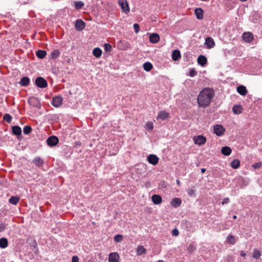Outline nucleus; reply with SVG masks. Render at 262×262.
<instances>
[{
    "mask_svg": "<svg viewBox=\"0 0 262 262\" xmlns=\"http://www.w3.org/2000/svg\"><path fill=\"white\" fill-rule=\"evenodd\" d=\"M214 92L213 89L207 88L202 90L198 97L199 105L202 107L208 106L214 97Z\"/></svg>",
    "mask_w": 262,
    "mask_h": 262,
    "instance_id": "f257e3e1",
    "label": "nucleus"
},
{
    "mask_svg": "<svg viewBox=\"0 0 262 262\" xmlns=\"http://www.w3.org/2000/svg\"><path fill=\"white\" fill-rule=\"evenodd\" d=\"M28 102L29 104L35 107L40 108L41 107V103L39 99L35 97H31L28 98Z\"/></svg>",
    "mask_w": 262,
    "mask_h": 262,
    "instance_id": "f03ea898",
    "label": "nucleus"
},
{
    "mask_svg": "<svg viewBox=\"0 0 262 262\" xmlns=\"http://www.w3.org/2000/svg\"><path fill=\"white\" fill-rule=\"evenodd\" d=\"M118 3L123 12L126 14L129 12L130 9L127 0H118Z\"/></svg>",
    "mask_w": 262,
    "mask_h": 262,
    "instance_id": "7ed1b4c3",
    "label": "nucleus"
},
{
    "mask_svg": "<svg viewBox=\"0 0 262 262\" xmlns=\"http://www.w3.org/2000/svg\"><path fill=\"white\" fill-rule=\"evenodd\" d=\"M35 84L40 88H45L48 85L47 80L42 77H38L35 79Z\"/></svg>",
    "mask_w": 262,
    "mask_h": 262,
    "instance_id": "20e7f679",
    "label": "nucleus"
},
{
    "mask_svg": "<svg viewBox=\"0 0 262 262\" xmlns=\"http://www.w3.org/2000/svg\"><path fill=\"white\" fill-rule=\"evenodd\" d=\"M51 104L55 107H59L62 104V97L61 95H58L53 98Z\"/></svg>",
    "mask_w": 262,
    "mask_h": 262,
    "instance_id": "39448f33",
    "label": "nucleus"
},
{
    "mask_svg": "<svg viewBox=\"0 0 262 262\" xmlns=\"http://www.w3.org/2000/svg\"><path fill=\"white\" fill-rule=\"evenodd\" d=\"M48 145L50 147L56 145L59 142V139L55 136H50L47 140Z\"/></svg>",
    "mask_w": 262,
    "mask_h": 262,
    "instance_id": "423d86ee",
    "label": "nucleus"
},
{
    "mask_svg": "<svg viewBox=\"0 0 262 262\" xmlns=\"http://www.w3.org/2000/svg\"><path fill=\"white\" fill-rule=\"evenodd\" d=\"M225 129L221 125L216 124L214 126V133L217 136H221L225 133Z\"/></svg>",
    "mask_w": 262,
    "mask_h": 262,
    "instance_id": "0eeeda50",
    "label": "nucleus"
},
{
    "mask_svg": "<svg viewBox=\"0 0 262 262\" xmlns=\"http://www.w3.org/2000/svg\"><path fill=\"white\" fill-rule=\"evenodd\" d=\"M75 27L76 30L78 31H82L85 27V23L82 19H77L75 21Z\"/></svg>",
    "mask_w": 262,
    "mask_h": 262,
    "instance_id": "6e6552de",
    "label": "nucleus"
},
{
    "mask_svg": "<svg viewBox=\"0 0 262 262\" xmlns=\"http://www.w3.org/2000/svg\"><path fill=\"white\" fill-rule=\"evenodd\" d=\"M118 49L121 50H126L129 47V43L125 40H119L117 43Z\"/></svg>",
    "mask_w": 262,
    "mask_h": 262,
    "instance_id": "1a4fd4ad",
    "label": "nucleus"
},
{
    "mask_svg": "<svg viewBox=\"0 0 262 262\" xmlns=\"http://www.w3.org/2000/svg\"><path fill=\"white\" fill-rule=\"evenodd\" d=\"M159 158L154 154H150L147 157L148 162L153 165H157L159 162Z\"/></svg>",
    "mask_w": 262,
    "mask_h": 262,
    "instance_id": "9d476101",
    "label": "nucleus"
},
{
    "mask_svg": "<svg viewBox=\"0 0 262 262\" xmlns=\"http://www.w3.org/2000/svg\"><path fill=\"white\" fill-rule=\"evenodd\" d=\"M194 139L195 144L199 145H203L206 142V138L202 135L197 136Z\"/></svg>",
    "mask_w": 262,
    "mask_h": 262,
    "instance_id": "9b49d317",
    "label": "nucleus"
},
{
    "mask_svg": "<svg viewBox=\"0 0 262 262\" xmlns=\"http://www.w3.org/2000/svg\"><path fill=\"white\" fill-rule=\"evenodd\" d=\"M120 256L118 253H111L108 256V262H119Z\"/></svg>",
    "mask_w": 262,
    "mask_h": 262,
    "instance_id": "f8f14e48",
    "label": "nucleus"
},
{
    "mask_svg": "<svg viewBox=\"0 0 262 262\" xmlns=\"http://www.w3.org/2000/svg\"><path fill=\"white\" fill-rule=\"evenodd\" d=\"M243 39L247 42H250L253 39V34L250 32H244L242 35Z\"/></svg>",
    "mask_w": 262,
    "mask_h": 262,
    "instance_id": "ddd939ff",
    "label": "nucleus"
},
{
    "mask_svg": "<svg viewBox=\"0 0 262 262\" xmlns=\"http://www.w3.org/2000/svg\"><path fill=\"white\" fill-rule=\"evenodd\" d=\"M205 45L206 46L207 49H211L215 46V42L213 39L211 37H207L205 39Z\"/></svg>",
    "mask_w": 262,
    "mask_h": 262,
    "instance_id": "4468645a",
    "label": "nucleus"
},
{
    "mask_svg": "<svg viewBox=\"0 0 262 262\" xmlns=\"http://www.w3.org/2000/svg\"><path fill=\"white\" fill-rule=\"evenodd\" d=\"M207 61V58L204 55H200L197 59L198 64L202 67L205 66Z\"/></svg>",
    "mask_w": 262,
    "mask_h": 262,
    "instance_id": "2eb2a0df",
    "label": "nucleus"
},
{
    "mask_svg": "<svg viewBox=\"0 0 262 262\" xmlns=\"http://www.w3.org/2000/svg\"><path fill=\"white\" fill-rule=\"evenodd\" d=\"M160 40V36L156 33H152L149 36V41L153 43H157Z\"/></svg>",
    "mask_w": 262,
    "mask_h": 262,
    "instance_id": "dca6fc26",
    "label": "nucleus"
},
{
    "mask_svg": "<svg viewBox=\"0 0 262 262\" xmlns=\"http://www.w3.org/2000/svg\"><path fill=\"white\" fill-rule=\"evenodd\" d=\"M194 13L196 18L198 19H202L203 18L204 11L201 8H196L194 10Z\"/></svg>",
    "mask_w": 262,
    "mask_h": 262,
    "instance_id": "f3484780",
    "label": "nucleus"
},
{
    "mask_svg": "<svg viewBox=\"0 0 262 262\" xmlns=\"http://www.w3.org/2000/svg\"><path fill=\"white\" fill-rule=\"evenodd\" d=\"M169 116V114L165 111H161L159 112L157 119H160L162 120L166 119Z\"/></svg>",
    "mask_w": 262,
    "mask_h": 262,
    "instance_id": "a211bd4d",
    "label": "nucleus"
},
{
    "mask_svg": "<svg viewBox=\"0 0 262 262\" xmlns=\"http://www.w3.org/2000/svg\"><path fill=\"white\" fill-rule=\"evenodd\" d=\"M12 131L13 135L16 136H20L21 135L22 130L20 126L15 125L12 126Z\"/></svg>",
    "mask_w": 262,
    "mask_h": 262,
    "instance_id": "6ab92c4d",
    "label": "nucleus"
},
{
    "mask_svg": "<svg viewBox=\"0 0 262 262\" xmlns=\"http://www.w3.org/2000/svg\"><path fill=\"white\" fill-rule=\"evenodd\" d=\"M32 163L37 167H41L43 163V160L40 157H36L33 160Z\"/></svg>",
    "mask_w": 262,
    "mask_h": 262,
    "instance_id": "aec40b11",
    "label": "nucleus"
},
{
    "mask_svg": "<svg viewBox=\"0 0 262 262\" xmlns=\"http://www.w3.org/2000/svg\"><path fill=\"white\" fill-rule=\"evenodd\" d=\"M152 201L156 205L160 204L162 202V197L158 194H154L151 198Z\"/></svg>",
    "mask_w": 262,
    "mask_h": 262,
    "instance_id": "412c9836",
    "label": "nucleus"
},
{
    "mask_svg": "<svg viewBox=\"0 0 262 262\" xmlns=\"http://www.w3.org/2000/svg\"><path fill=\"white\" fill-rule=\"evenodd\" d=\"M237 92L242 96H245L247 94V90L246 86L239 85L237 87Z\"/></svg>",
    "mask_w": 262,
    "mask_h": 262,
    "instance_id": "4be33fe9",
    "label": "nucleus"
},
{
    "mask_svg": "<svg viewBox=\"0 0 262 262\" xmlns=\"http://www.w3.org/2000/svg\"><path fill=\"white\" fill-rule=\"evenodd\" d=\"M182 203L181 200L179 198H174L171 200V205L174 208L179 207Z\"/></svg>",
    "mask_w": 262,
    "mask_h": 262,
    "instance_id": "5701e85b",
    "label": "nucleus"
},
{
    "mask_svg": "<svg viewBox=\"0 0 262 262\" xmlns=\"http://www.w3.org/2000/svg\"><path fill=\"white\" fill-rule=\"evenodd\" d=\"M30 81V78L28 77L25 76L23 77L20 79V81L19 82V83L22 86H26L29 84Z\"/></svg>",
    "mask_w": 262,
    "mask_h": 262,
    "instance_id": "b1692460",
    "label": "nucleus"
},
{
    "mask_svg": "<svg viewBox=\"0 0 262 262\" xmlns=\"http://www.w3.org/2000/svg\"><path fill=\"white\" fill-rule=\"evenodd\" d=\"M181 53L179 50H175L172 52V59L174 61H177L181 58Z\"/></svg>",
    "mask_w": 262,
    "mask_h": 262,
    "instance_id": "393cba45",
    "label": "nucleus"
},
{
    "mask_svg": "<svg viewBox=\"0 0 262 262\" xmlns=\"http://www.w3.org/2000/svg\"><path fill=\"white\" fill-rule=\"evenodd\" d=\"M232 150L229 146H224L222 148L221 152L225 156H229Z\"/></svg>",
    "mask_w": 262,
    "mask_h": 262,
    "instance_id": "a878e982",
    "label": "nucleus"
},
{
    "mask_svg": "<svg viewBox=\"0 0 262 262\" xmlns=\"http://www.w3.org/2000/svg\"><path fill=\"white\" fill-rule=\"evenodd\" d=\"M36 55L39 59H43L47 55V52L45 50H38L36 52Z\"/></svg>",
    "mask_w": 262,
    "mask_h": 262,
    "instance_id": "bb28decb",
    "label": "nucleus"
},
{
    "mask_svg": "<svg viewBox=\"0 0 262 262\" xmlns=\"http://www.w3.org/2000/svg\"><path fill=\"white\" fill-rule=\"evenodd\" d=\"M8 241L7 238L5 237H2L0 238V248L5 249L8 247Z\"/></svg>",
    "mask_w": 262,
    "mask_h": 262,
    "instance_id": "cd10ccee",
    "label": "nucleus"
},
{
    "mask_svg": "<svg viewBox=\"0 0 262 262\" xmlns=\"http://www.w3.org/2000/svg\"><path fill=\"white\" fill-rule=\"evenodd\" d=\"M20 200V198L18 196H12L9 199V203L14 205H16L18 202Z\"/></svg>",
    "mask_w": 262,
    "mask_h": 262,
    "instance_id": "c85d7f7f",
    "label": "nucleus"
},
{
    "mask_svg": "<svg viewBox=\"0 0 262 262\" xmlns=\"http://www.w3.org/2000/svg\"><path fill=\"white\" fill-rule=\"evenodd\" d=\"M243 108L240 105H235L232 108L233 112L236 115H238L242 113Z\"/></svg>",
    "mask_w": 262,
    "mask_h": 262,
    "instance_id": "c756f323",
    "label": "nucleus"
},
{
    "mask_svg": "<svg viewBox=\"0 0 262 262\" xmlns=\"http://www.w3.org/2000/svg\"><path fill=\"white\" fill-rule=\"evenodd\" d=\"M102 50L99 48H95L93 50V54L96 58H99L102 55Z\"/></svg>",
    "mask_w": 262,
    "mask_h": 262,
    "instance_id": "7c9ffc66",
    "label": "nucleus"
},
{
    "mask_svg": "<svg viewBox=\"0 0 262 262\" xmlns=\"http://www.w3.org/2000/svg\"><path fill=\"white\" fill-rule=\"evenodd\" d=\"M146 249L144 248L143 246H139L137 248V254L138 255H141L143 254H145Z\"/></svg>",
    "mask_w": 262,
    "mask_h": 262,
    "instance_id": "2f4dec72",
    "label": "nucleus"
},
{
    "mask_svg": "<svg viewBox=\"0 0 262 262\" xmlns=\"http://www.w3.org/2000/svg\"><path fill=\"white\" fill-rule=\"evenodd\" d=\"M230 165L233 169H237L239 167L240 161L238 159H234L231 163Z\"/></svg>",
    "mask_w": 262,
    "mask_h": 262,
    "instance_id": "473e14b6",
    "label": "nucleus"
},
{
    "mask_svg": "<svg viewBox=\"0 0 262 262\" xmlns=\"http://www.w3.org/2000/svg\"><path fill=\"white\" fill-rule=\"evenodd\" d=\"M143 67L144 70L147 72L150 71L153 68L152 64L148 61L145 62Z\"/></svg>",
    "mask_w": 262,
    "mask_h": 262,
    "instance_id": "72a5a7b5",
    "label": "nucleus"
},
{
    "mask_svg": "<svg viewBox=\"0 0 262 262\" xmlns=\"http://www.w3.org/2000/svg\"><path fill=\"white\" fill-rule=\"evenodd\" d=\"M261 256V252L257 249H254L252 252V257L256 259H258Z\"/></svg>",
    "mask_w": 262,
    "mask_h": 262,
    "instance_id": "f704fd0d",
    "label": "nucleus"
},
{
    "mask_svg": "<svg viewBox=\"0 0 262 262\" xmlns=\"http://www.w3.org/2000/svg\"><path fill=\"white\" fill-rule=\"evenodd\" d=\"M84 5V4L83 2L82 1H75L74 2V6H75V8L77 9V10H79L80 9H81Z\"/></svg>",
    "mask_w": 262,
    "mask_h": 262,
    "instance_id": "c9c22d12",
    "label": "nucleus"
},
{
    "mask_svg": "<svg viewBox=\"0 0 262 262\" xmlns=\"http://www.w3.org/2000/svg\"><path fill=\"white\" fill-rule=\"evenodd\" d=\"M60 52L58 50H54L51 53V57L52 59H56L60 56Z\"/></svg>",
    "mask_w": 262,
    "mask_h": 262,
    "instance_id": "e433bc0d",
    "label": "nucleus"
},
{
    "mask_svg": "<svg viewBox=\"0 0 262 262\" xmlns=\"http://www.w3.org/2000/svg\"><path fill=\"white\" fill-rule=\"evenodd\" d=\"M32 132V127L29 125H26L23 128L24 134L25 135H29Z\"/></svg>",
    "mask_w": 262,
    "mask_h": 262,
    "instance_id": "4c0bfd02",
    "label": "nucleus"
},
{
    "mask_svg": "<svg viewBox=\"0 0 262 262\" xmlns=\"http://www.w3.org/2000/svg\"><path fill=\"white\" fill-rule=\"evenodd\" d=\"M3 119L7 122L10 123L12 120V117L9 114H5L3 116Z\"/></svg>",
    "mask_w": 262,
    "mask_h": 262,
    "instance_id": "58836bf2",
    "label": "nucleus"
},
{
    "mask_svg": "<svg viewBox=\"0 0 262 262\" xmlns=\"http://www.w3.org/2000/svg\"><path fill=\"white\" fill-rule=\"evenodd\" d=\"M227 240L229 243H230L232 245L234 244V243H235V237L233 235H228L227 238Z\"/></svg>",
    "mask_w": 262,
    "mask_h": 262,
    "instance_id": "ea45409f",
    "label": "nucleus"
},
{
    "mask_svg": "<svg viewBox=\"0 0 262 262\" xmlns=\"http://www.w3.org/2000/svg\"><path fill=\"white\" fill-rule=\"evenodd\" d=\"M103 46L104 48V50L106 52L111 51V50L112 49V46L110 43H105L104 44Z\"/></svg>",
    "mask_w": 262,
    "mask_h": 262,
    "instance_id": "a19ab883",
    "label": "nucleus"
},
{
    "mask_svg": "<svg viewBox=\"0 0 262 262\" xmlns=\"http://www.w3.org/2000/svg\"><path fill=\"white\" fill-rule=\"evenodd\" d=\"M197 75V72L194 68L191 69L189 70L188 75L191 77H193Z\"/></svg>",
    "mask_w": 262,
    "mask_h": 262,
    "instance_id": "79ce46f5",
    "label": "nucleus"
},
{
    "mask_svg": "<svg viewBox=\"0 0 262 262\" xmlns=\"http://www.w3.org/2000/svg\"><path fill=\"white\" fill-rule=\"evenodd\" d=\"M146 127L149 130H152L154 128V124L151 122H148L146 124Z\"/></svg>",
    "mask_w": 262,
    "mask_h": 262,
    "instance_id": "37998d69",
    "label": "nucleus"
},
{
    "mask_svg": "<svg viewBox=\"0 0 262 262\" xmlns=\"http://www.w3.org/2000/svg\"><path fill=\"white\" fill-rule=\"evenodd\" d=\"M123 236L121 234H117L114 236V241L116 242H120L122 241Z\"/></svg>",
    "mask_w": 262,
    "mask_h": 262,
    "instance_id": "c03bdc74",
    "label": "nucleus"
},
{
    "mask_svg": "<svg viewBox=\"0 0 262 262\" xmlns=\"http://www.w3.org/2000/svg\"><path fill=\"white\" fill-rule=\"evenodd\" d=\"M187 192L188 194L190 196H195V190L189 189L187 190Z\"/></svg>",
    "mask_w": 262,
    "mask_h": 262,
    "instance_id": "a18cd8bd",
    "label": "nucleus"
},
{
    "mask_svg": "<svg viewBox=\"0 0 262 262\" xmlns=\"http://www.w3.org/2000/svg\"><path fill=\"white\" fill-rule=\"evenodd\" d=\"M261 166H262V162H257V163H255L254 164H253L252 165V167H253L254 169H257V168H260Z\"/></svg>",
    "mask_w": 262,
    "mask_h": 262,
    "instance_id": "49530a36",
    "label": "nucleus"
},
{
    "mask_svg": "<svg viewBox=\"0 0 262 262\" xmlns=\"http://www.w3.org/2000/svg\"><path fill=\"white\" fill-rule=\"evenodd\" d=\"M133 28L136 33H138L139 32L140 27L138 24H134Z\"/></svg>",
    "mask_w": 262,
    "mask_h": 262,
    "instance_id": "de8ad7c7",
    "label": "nucleus"
},
{
    "mask_svg": "<svg viewBox=\"0 0 262 262\" xmlns=\"http://www.w3.org/2000/svg\"><path fill=\"white\" fill-rule=\"evenodd\" d=\"M226 262H234V259L231 255H228L226 258Z\"/></svg>",
    "mask_w": 262,
    "mask_h": 262,
    "instance_id": "09e8293b",
    "label": "nucleus"
},
{
    "mask_svg": "<svg viewBox=\"0 0 262 262\" xmlns=\"http://www.w3.org/2000/svg\"><path fill=\"white\" fill-rule=\"evenodd\" d=\"M6 229V225L4 223H0V232L4 231Z\"/></svg>",
    "mask_w": 262,
    "mask_h": 262,
    "instance_id": "8fccbe9b",
    "label": "nucleus"
},
{
    "mask_svg": "<svg viewBox=\"0 0 262 262\" xmlns=\"http://www.w3.org/2000/svg\"><path fill=\"white\" fill-rule=\"evenodd\" d=\"M172 234L173 236H178L179 234V230L177 228H175L172 231Z\"/></svg>",
    "mask_w": 262,
    "mask_h": 262,
    "instance_id": "3c124183",
    "label": "nucleus"
},
{
    "mask_svg": "<svg viewBox=\"0 0 262 262\" xmlns=\"http://www.w3.org/2000/svg\"><path fill=\"white\" fill-rule=\"evenodd\" d=\"M229 199L228 198H225L224 199L223 201L222 202V205H225L228 204L229 202Z\"/></svg>",
    "mask_w": 262,
    "mask_h": 262,
    "instance_id": "603ef678",
    "label": "nucleus"
},
{
    "mask_svg": "<svg viewBox=\"0 0 262 262\" xmlns=\"http://www.w3.org/2000/svg\"><path fill=\"white\" fill-rule=\"evenodd\" d=\"M72 262H79V258L77 256H73L72 258Z\"/></svg>",
    "mask_w": 262,
    "mask_h": 262,
    "instance_id": "864d4df0",
    "label": "nucleus"
},
{
    "mask_svg": "<svg viewBox=\"0 0 262 262\" xmlns=\"http://www.w3.org/2000/svg\"><path fill=\"white\" fill-rule=\"evenodd\" d=\"M188 250L189 252H192L194 250V248L193 246L190 244L188 247Z\"/></svg>",
    "mask_w": 262,
    "mask_h": 262,
    "instance_id": "5fc2aeb1",
    "label": "nucleus"
},
{
    "mask_svg": "<svg viewBox=\"0 0 262 262\" xmlns=\"http://www.w3.org/2000/svg\"><path fill=\"white\" fill-rule=\"evenodd\" d=\"M240 255L242 257H245L246 255V254L245 253L244 251H240Z\"/></svg>",
    "mask_w": 262,
    "mask_h": 262,
    "instance_id": "6e6d98bb",
    "label": "nucleus"
},
{
    "mask_svg": "<svg viewBox=\"0 0 262 262\" xmlns=\"http://www.w3.org/2000/svg\"><path fill=\"white\" fill-rule=\"evenodd\" d=\"M176 182H177V184H178V186H180V181L179 180H176Z\"/></svg>",
    "mask_w": 262,
    "mask_h": 262,
    "instance_id": "4d7b16f0",
    "label": "nucleus"
},
{
    "mask_svg": "<svg viewBox=\"0 0 262 262\" xmlns=\"http://www.w3.org/2000/svg\"><path fill=\"white\" fill-rule=\"evenodd\" d=\"M87 262H95L94 259H90L88 260Z\"/></svg>",
    "mask_w": 262,
    "mask_h": 262,
    "instance_id": "13d9d810",
    "label": "nucleus"
},
{
    "mask_svg": "<svg viewBox=\"0 0 262 262\" xmlns=\"http://www.w3.org/2000/svg\"><path fill=\"white\" fill-rule=\"evenodd\" d=\"M206 171V169L205 168H202L201 169V172L202 173H204Z\"/></svg>",
    "mask_w": 262,
    "mask_h": 262,
    "instance_id": "bf43d9fd",
    "label": "nucleus"
},
{
    "mask_svg": "<svg viewBox=\"0 0 262 262\" xmlns=\"http://www.w3.org/2000/svg\"><path fill=\"white\" fill-rule=\"evenodd\" d=\"M233 218L234 219H236L237 218L236 215H234V216H233Z\"/></svg>",
    "mask_w": 262,
    "mask_h": 262,
    "instance_id": "052dcab7",
    "label": "nucleus"
},
{
    "mask_svg": "<svg viewBox=\"0 0 262 262\" xmlns=\"http://www.w3.org/2000/svg\"><path fill=\"white\" fill-rule=\"evenodd\" d=\"M77 145H80V142H77Z\"/></svg>",
    "mask_w": 262,
    "mask_h": 262,
    "instance_id": "680f3d73",
    "label": "nucleus"
},
{
    "mask_svg": "<svg viewBox=\"0 0 262 262\" xmlns=\"http://www.w3.org/2000/svg\"><path fill=\"white\" fill-rule=\"evenodd\" d=\"M240 1L242 2H245V1H246L247 0H240Z\"/></svg>",
    "mask_w": 262,
    "mask_h": 262,
    "instance_id": "e2e57ef3",
    "label": "nucleus"
}]
</instances>
